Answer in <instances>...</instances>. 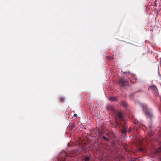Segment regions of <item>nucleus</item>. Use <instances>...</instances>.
<instances>
[{"instance_id": "nucleus-1", "label": "nucleus", "mask_w": 161, "mask_h": 161, "mask_svg": "<svg viewBox=\"0 0 161 161\" xmlns=\"http://www.w3.org/2000/svg\"><path fill=\"white\" fill-rule=\"evenodd\" d=\"M140 105L142 108L143 111L145 112L146 116H148L151 119L153 117V114L150 109H148L147 106L143 103H141L140 104Z\"/></svg>"}, {"instance_id": "nucleus-2", "label": "nucleus", "mask_w": 161, "mask_h": 161, "mask_svg": "<svg viewBox=\"0 0 161 161\" xmlns=\"http://www.w3.org/2000/svg\"><path fill=\"white\" fill-rule=\"evenodd\" d=\"M130 80L129 78L127 79L125 77H122L119 80L118 83L120 86L123 87L129 85V81Z\"/></svg>"}, {"instance_id": "nucleus-3", "label": "nucleus", "mask_w": 161, "mask_h": 161, "mask_svg": "<svg viewBox=\"0 0 161 161\" xmlns=\"http://www.w3.org/2000/svg\"><path fill=\"white\" fill-rule=\"evenodd\" d=\"M128 127L126 125V123L124 121L121 123L120 127V129L121 131V133L123 136H125L127 132Z\"/></svg>"}, {"instance_id": "nucleus-4", "label": "nucleus", "mask_w": 161, "mask_h": 161, "mask_svg": "<svg viewBox=\"0 0 161 161\" xmlns=\"http://www.w3.org/2000/svg\"><path fill=\"white\" fill-rule=\"evenodd\" d=\"M92 155L91 153H88L87 155H85L83 158L82 161H89Z\"/></svg>"}, {"instance_id": "nucleus-5", "label": "nucleus", "mask_w": 161, "mask_h": 161, "mask_svg": "<svg viewBox=\"0 0 161 161\" xmlns=\"http://www.w3.org/2000/svg\"><path fill=\"white\" fill-rule=\"evenodd\" d=\"M150 88L153 92L157 93L158 92V90L157 89L156 86L155 85H153L150 86Z\"/></svg>"}, {"instance_id": "nucleus-6", "label": "nucleus", "mask_w": 161, "mask_h": 161, "mask_svg": "<svg viewBox=\"0 0 161 161\" xmlns=\"http://www.w3.org/2000/svg\"><path fill=\"white\" fill-rule=\"evenodd\" d=\"M115 113L117 116L120 118L121 120H124V118L121 112L119 111L117 112L116 111Z\"/></svg>"}, {"instance_id": "nucleus-7", "label": "nucleus", "mask_w": 161, "mask_h": 161, "mask_svg": "<svg viewBox=\"0 0 161 161\" xmlns=\"http://www.w3.org/2000/svg\"><path fill=\"white\" fill-rule=\"evenodd\" d=\"M107 109L108 110H110L113 111L115 113L116 111L115 110L114 106L111 105L108 106Z\"/></svg>"}, {"instance_id": "nucleus-8", "label": "nucleus", "mask_w": 161, "mask_h": 161, "mask_svg": "<svg viewBox=\"0 0 161 161\" xmlns=\"http://www.w3.org/2000/svg\"><path fill=\"white\" fill-rule=\"evenodd\" d=\"M95 130H96L97 131H98V132L99 136L101 135L103 133V132L102 131H101L102 129H100L96 127L95 128Z\"/></svg>"}, {"instance_id": "nucleus-9", "label": "nucleus", "mask_w": 161, "mask_h": 161, "mask_svg": "<svg viewBox=\"0 0 161 161\" xmlns=\"http://www.w3.org/2000/svg\"><path fill=\"white\" fill-rule=\"evenodd\" d=\"M108 99L111 101H118V99L116 97H110L108 98Z\"/></svg>"}, {"instance_id": "nucleus-10", "label": "nucleus", "mask_w": 161, "mask_h": 161, "mask_svg": "<svg viewBox=\"0 0 161 161\" xmlns=\"http://www.w3.org/2000/svg\"><path fill=\"white\" fill-rule=\"evenodd\" d=\"M122 104L125 107L127 106V104L126 102L123 101L121 102Z\"/></svg>"}, {"instance_id": "nucleus-11", "label": "nucleus", "mask_w": 161, "mask_h": 161, "mask_svg": "<svg viewBox=\"0 0 161 161\" xmlns=\"http://www.w3.org/2000/svg\"><path fill=\"white\" fill-rule=\"evenodd\" d=\"M60 101L63 102H64L65 101V99L64 97H61L60 99Z\"/></svg>"}, {"instance_id": "nucleus-12", "label": "nucleus", "mask_w": 161, "mask_h": 161, "mask_svg": "<svg viewBox=\"0 0 161 161\" xmlns=\"http://www.w3.org/2000/svg\"><path fill=\"white\" fill-rule=\"evenodd\" d=\"M75 126V124H73L70 127V129L72 130Z\"/></svg>"}, {"instance_id": "nucleus-13", "label": "nucleus", "mask_w": 161, "mask_h": 161, "mask_svg": "<svg viewBox=\"0 0 161 161\" xmlns=\"http://www.w3.org/2000/svg\"><path fill=\"white\" fill-rule=\"evenodd\" d=\"M103 139H104L105 140H106L107 141H108L109 140L106 137H105L104 136H103Z\"/></svg>"}, {"instance_id": "nucleus-14", "label": "nucleus", "mask_w": 161, "mask_h": 161, "mask_svg": "<svg viewBox=\"0 0 161 161\" xmlns=\"http://www.w3.org/2000/svg\"><path fill=\"white\" fill-rule=\"evenodd\" d=\"M131 131V128H130L129 129V130H128V133H130Z\"/></svg>"}, {"instance_id": "nucleus-15", "label": "nucleus", "mask_w": 161, "mask_h": 161, "mask_svg": "<svg viewBox=\"0 0 161 161\" xmlns=\"http://www.w3.org/2000/svg\"><path fill=\"white\" fill-rule=\"evenodd\" d=\"M74 116L75 117H77V115L76 114H75L74 115Z\"/></svg>"}, {"instance_id": "nucleus-16", "label": "nucleus", "mask_w": 161, "mask_h": 161, "mask_svg": "<svg viewBox=\"0 0 161 161\" xmlns=\"http://www.w3.org/2000/svg\"><path fill=\"white\" fill-rule=\"evenodd\" d=\"M133 94H130V97H131V96H133Z\"/></svg>"}, {"instance_id": "nucleus-17", "label": "nucleus", "mask_w": 161, "mask_h": 161, "mask_svg": "<svg viewBox=\"0 0 161 161\" xmlns=\"http://www.w3.org/2000/svg\"><path fill=\"white\" fill-rule=\"evenodd\" d=\"M63 154H64V155L65 156V155H66V153H65L64 152Z\"/></svg>"}, {"instance_id": "nucleus-18", "label": "nucleus", "mask_w": 161, "mask_h": 161, "mask_svg": "<svg viewBox=\"0 0 161 161\" xmlns=\"http://www.w3.org/2000/svg\"><path fill=\"white\" fill-rule=\"evenodd\" d=\"M108 59H111V57H108Z\"/></svg>"}, {"instance_id": "nucleus-19", "label": "nucleus", "mask_w": 161, "mask_h": 161, "mask_svg": "<svg viewBox=\"0 0 161 161\" xmlns=\"http://www.w3.org/2000/svg\"><path fill=\"white\" fill-rule=\"evenodd\" d=\"M143 150V148H141V151H142Z\"/></svg>"}, {"instance_id": "nucleus-20", "label": "nucleus", "mask_w": 161, "mask_h": 161, "mask_svg": "<svg viewBox=\"0 0 161 161\" xmlns=\"http://www.w3.org/2000/svg\"><path fill=\"white\" fill-rule=\"evenodd\" d=\"M64 161H65L64 160Z\"/></svg>"}]
</instances>
